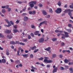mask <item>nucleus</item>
<instances>
[{"label": "nucleus", "mask_w": 73, "mask_h": 73, "mask_svg": "<svg viewBox=\"0 0 73 73\" xmlns=\"http://www.w3.org/2000/svg\"><path fill=\"white\" fill-rule=\"evenodd\" d=\"M37 2L36 1H31L29 3V4L31 8H33L34 5L36 4Z\"/></svg>", "instance_id": "nucleus-1"}, {"label": "nucleus", "mask_w": 73, "mask_h": 73, "mask_svg": "<svg viewBox=\"0 0 73 73\" xmlns=\"http://www.w3.org/2000/svg\"><path fill=\"white\" fill-rule=\"evenodd\" d=\"M61 12H62V9L60 8H58L55 10V12L58 14L60 13Z\"/></svg>", "instance_id": "nucleus-2"}, {"label": "nucleus", "mask_w": 73, "mask_h": 73, "mask_svg": "<svg viewBox=\"0 0 73 73\" xmlns=\"http://www.w3.org/2000/svg\"><path fill=\"white\" fill-rule=\"evenodd\" d=\"M32 69L31 70V72H35V70H37V68L33 67V66H31Z\"/></svg>", "instance_id": "nucleus-3"}, {"label": "nucleus", "mask_w": 73, "mask_h": 73, "mask_svg": "<svg viewBox=\"0 0 73 73\" xmlns=\"http://www.w3.org/2000/svg\"><path fill=\"white\" fill-rule=\"evenodd\" d=\"M53 68H54L53 71V72L55 73V72H57V67H56V66L54 65L53 66Z\"/></svg>", "instance_id": "nucleus-4"}, {"label": "nucleus", "mask_w": 73, "mask_h": 73, "mask_svg": "<svg viewBox=\"0 0 73 73\" xmlns=\"http://www.w3.org/2000/svg\"><path fill=\"white\" fill-rule=\"evenodd\" d=\"M73 10H70V9H67L65 10L64 12V13H68V12H73Z\"/></svg>", "instance_id": "nucleus-5"}, {"label": "nucleus", "mask_w": 73, "mask_h": 73, "mask_svg": "<svg viewBox=\"0 0 73 73\" xmlns=\"http://www.w3.org/2000/svg\"><path fill=\"white\" fill-rule=\"evenodd\" d=\"M5 21H6V23L8 24V25H7V27H9L10 26H11V24L10 23V22L7 19H5Z\"/></svg>", "instance_id": "nucleus-6"}, {"label": "nucleus", "mask_w": 73, "mask_h": 73, "mask_svg": "<svg viewBox=\"0 0 73 73\" xmlns=\"http://www.w3.org/2000/svg\"><path fill=\"white\" fill-rule=\"evenodd\" d=\"M44 41V38H42L39 39L38 41L40 43H42Z\"/></svg>", "instance_id": "nucleus-7"}, {"label": "nucleus", "mask_w": 73, "mask_h": 73, "mask_svg": "<svg viewBox=\"0 0 73 73\" xmlns=\"http://www.w3.org/2000/svg\"><path fill=\"white\" fill-rule=\"evenodd\" d=\"M50 49V47H48V48H44V50H46V51H48V52H49L50 53L51 52Z\"/></svg>", "instance_id": "nucleus-8"}, {"label": "nucleus", "mask_w": 73, "mask_h": 73, "mask_svg": "<svg viewBox=\"0 0 73 73\" xmlns=\"http://www.w3.org/2000/svg\"><path fill=\"white\" fill-rule=\"evenodd\" d=\"M71 61L70 60H68L66 58L64 59V62L66 64H68L69 62H70Z\"/></svg>", "instance_id": "nucleus-9"}, {"label": "nucleus", "mask_w": 73, "mask_h": 73, "mask_svg": "<svg viewBox=\"0 0 73 73\" xmlns=\"http://www.w3.org/2000/svg\"><path fill=\"white\" fill-rule=\"evenodd\" d=\"M64 33L65 35V36L66 37H69V33L66 31H64Z\"/></svg>", "instance_id": "nucleus-10"}, {"label": "nucleus", "mask_w": 73, "mask_h": 73, "mask_svg": "<svg viewBox=\"0 0 73 73\" xmlns=\"http://www.w3.org/2000/svg\"><path fill=\"white\" fill-rule=\"evenodd\" d=\"M71 12H69L68 13V15L70 16V18L72 19H73V17H72V13H71Z\"/></svg>", "instance_id": "nucleus-11"}, {"label": "nucleus", "mask_w": 73, "mask_h": 73, "mask_svg": "<svg viewBox=\"0 0 73 73\" xmlns=\"http://www.w3.org/2000/svg\"><path fill=\"white\" fill-rule=\"evenodd\" d=\"M55 32L56 33H63V31H60L58 30H56L55 31Z\"/></svg>", "instance_id": "nucleus-12"}, {"label": "nucleus", "mask_w": 73, "mask_h": 73, "mask_svg": "<svg viewBox=\"0 0 73 73\" xmlns=\"http://www.w3.org/2000/svg\"><path fill=\"white\" fill-rule=\"evenodd\" d=\"M42 11L44 15H47V13H46V12L44 10H42Z\"/></svg>", "instance_id": "nucleus-13"}, {"label": "nucleus", "mask_w": 73, "mask_h": 73, "mask_svg": "<svg viewBox=\"0 0 73 73\" xmlns=\"http://www.w3.org/2000/svg\"><path fill=\"white\" fill-rule=\"evenodd\" d=\"M7 37L9 39H11V38H12L13 37V36H12L11 35H7Z\"/></svg>", "instance_id": "nucleus-14"}, {"label": "nucleus", "mask_w": 73, "mask_h": 73, "mask_svg": "<svg viewBox=\"0 0 73 73\" xmlns=\"http://www.w3.org/2000/svg\"><path fill=\"white\" fill-rule=\"evenodd\" d=\"M28 20V18L27 16H25L24 18V21H27Z\"/></svg>", "instance_id": "nucleus-15"}, {"label": "nucleus", "mask_w": 73, "mask_h": 73, "mask_svg": "<svg viewBox=\"0 0 73 73\" xmlns=\"http://www.w3.org/2000/svg\"><path fill=\"white\" fill-rule=\"evenodd\" d=\"M5 32L7 33H11V31L8 30H6L5 31Z\"/></svg>", "instance_id": "nucleus-16"}, {"label": "nucleus", "mask_w": 73, "mask_h": 73, "mask_svg": "<svg viewBox=\"0 0 73 73\" xmlns=\"http://www.w3.org/2000/svg\"><path fill=\"white\" fill-rule=\"evenodd\" d=\"M47 21H43V22H42V24H43H43H45V25H47V23H47Z\"/></svg>", "instance_id": "nucleus-17"}, {"label": "nucleus", "mask_w": 73, "mask_h": 73, "mask_svg": "<svg viewBox=\"0 0 73 73\" xmlns=\"http://www.w3.org/2000/svg\"><path fill=\"white\" fill-rule=\"evenodd\" d=\"M36 46H34L33 47H31L30 48L31 49V50H35L36 49Z\"/></svg>", "instance_id": "nucleus-18"}, {"label": "nucleus", "mask_w": 73, "mask_h": 73, "mask_svg": "<svg viewBox=\"0 0 73 73\" xmlns=\"http://www.w3.org/2000/svg\"><path fill=\"white\" fill-rule=\"evenodd\" d=\"M9 50L7 49L6 50V54L7 56H9Z\"/></svg>", "instance_id": "nucleus-19"}, {"label": "nucleus", "mask_w": 73, "mask_h": 73, "mask_svg": "<svg viewBox=\"0 0 73 73\" xmlns=\"http://www.w3.org/2000/svg\"><path fill=\"white\" fill-rule=\"evenodd\" d=\"M57 40V39L56 38H53L52 39V40L53 42L56 41Z\"/></svg>", "instance_id": "nucleus-20"}, {"label": "nucleus", "mask_w": 73, "mask_h": 73, "mask_svg": "<svg viewBox=\"0 0 73 73\" xmlns=\"http://www.w3.org/2000/svg\"><path fill=\"white\" fill-rule=\"evenodd\" d=\"M40 32L38 31H36L34 33V35H38L39 33Z\"/></svg>", "instance_id": "nucleus-21"}, {"label": "nucleus", "mask_w": 73, "mask_h": 73, "mask_svg": "<svg viewBox=\"0 0 73 73\" xmlns=\"http://www.w3.org/2000/svg\"><path fill=\"white\" fill-rule=\"evenodd\" d=\"M6 62V60H5V59L4 58H3L2 60V63H3L4 64H5Z\"/></svg>", "instance_id": "nucleus-22"}, {"label": "nucleus", "mask_w": 73, "mask_h": 73, "mask_svg": "<svg viewBox=\"0 0 73 73\" xmlns=\"http://www.w3.org/2000/svg\"><path fill=\"white\" fill-rule=\"evenodd\" d=\"M53 62V61H52L50 60H47V63L48 64L51 63V62Z\"/></svg>", "instance_id": "nucleus-23"}, {"label": "nucleus", "mask_w": 73, "mask_h": 73, "mask_svg": "<svg viewBox=\"0 0 73 73\" xmlns=\"http://www.w3.org/2000/svg\"><path fill=\"white\" fill-rule=\"evenodd\" d=\"M22 56L24 57H25V58H27V57H28V54H25V55L23 54Z\"/></svg>", "instance_id": "nucleus-24"}, {"label": "nucleus", "mask_w": 73, "mask_h": 73, "mask_svg": "<svg viewBox=\"0 0 73 73\" xmlns=\"http://www.w3.org/2000/svg\"><path fill=\"white\" fill-rule=\"evenodd\" d=\"M13 31L14 33H17V32H19V31L17 29H13Z\"/></svg>", "instance_id": "nucleus-25"}, {"label": "nucleus", "mask_w": 73, "mask_h": 73, "mask_svg": "<svg viewBox=\"0 0 73 73\" xmlns=\"http://www.w3.org/2000/svg\"><path fill=\"white\" fill-rule=\"evenodd\" d=\"M69 70H70V73H73V68H69Z\"/></svg>", "instance_id": "nucleus-26"}, {"label": "nucleus", "mask_w": 73, "mask_h": 73, "mask_svg": "<svg viewBox=\"0 0 73 73\" xmlns=\"http://www.w3.org/2000/svg\"><path fill=\"white\" fill-rule=\"evenodd\" d=\"M66 31L68 32V33H71V32H72V30L70 29L66 30Z\"/></svg>", "instance_id": "nucleus-27"}, {"label": "nucleus", "mask_w": 73, "mask_h": 73, "mask_svg": "<svg viewBox=\"0 0 73 73\" xmlns=\"http://www.w3.org/2000/svg\"><path fill=\"white\" fill-rule=\"evenodd\" d=\"M57 4L58 5H59V6H61V2H60V1H59L57 3Z\"/></svg>", "instance_id": "nucleus-28"}, {"label": "nucleus", "mask_w": 73, "mask_h": 73, "mask_svg": "<svg viewBox=\"0 0 73 73\" xmlns=\"http://www.w3.org/2000/svg\"><path fill=\"white\" fill-rule=\"evenodd\" d=\"M31 36H32V37H35V35H34V34L33 33H31L30 34Z\"/></svg>", "instance_id": "nucleus-29"}, {"label": "nucleus", "mask_w": 73, "mask_h": 73, "mask_svg": "<svg viewBox=\"0 0 73 73\" xmlns=\"http://www.w3.org/2000/svg\"><path fill=\"white\" fill-rule=\"evenodd\" d=\"M52 57L53 58H54L56 57V54H53L52 56Z\"/></svg>", "instance_id": "nucleus-30"}, {"label": "nucleus", "mask_w": 73, "mask_h": 73, "mask_svg": "<svg viewBox=\"0 0 73 73\" xmlns=\"http://www.w3.org/2000/svg\"><path fill=\"white\" fill-rule=\"evenodd\" d=\"M23 42H27L28 41V40H27V39H24L23 40Z\"/></svg>", "instance_id": "nucleus-31"}, {"label": "nucleus", "mask_w": 73, "mask_h": 73, "mask_svg": "<svg viewBox=\"0 0 73 73\" xmlns=\"http://www.w3.org/2000/svg\"><path fill=\"white\" fill-rule=\"evenodd\" d=\"M0 37L2 38L4 37V36L3 35H2V34L0 33Z\"/></svg>", "instance_id": "nucleus-32"}, {"label": "nucleus", "mask_w": 73, "mask_h": 73, "mask_svg": "<svg viewBox=\"0 0 73 73\" xmlns=\"http://www.w3.org/2000/svg\"><path fill=\"white\" fill-rule=\"evenodd\" d=\"M42 25H43V24H42V22H41L39 24V26L38 27H41V26Z\"/></svg>", "instance_id": "nucleus-33"}, {"label": "nucleus", "mask_w": 73, "mask_h": 73, "mask_svg": "<svg viewBox=\"0 0 73 73\" xmlns=\"http://www.w3.org/2000/svg\"><path fill=\"white\" fill-rule=\"evenodd\" d=\"M11 43L12 44H16V42L14 41L11 42Z\"/></svg>", "instance_id": "nucleus-34"}, {"label": "nucleus", "mask_w": 73, "mask_h": 73, "mask_svg": "<svg viewBox=\"0 0 73 73\" xmlns=\"http://www.w3.org/2000/svg\"><path fill=\"white\" fill-rule=\"evenodd\" d=\"M68 27H69L70 28H71L72 27V25L70 24H69L68 25Z\"/></svg>", "instance_id": "nucleus-35"}, {"label": "nucleus", "mask_w": 73, "mask_h": 73, "mask_svg": "<svg viewBox=\"0 0 73 73\" xmlns=\"http://www.w3.org/2000/svg\"><path fill=\"white\" fill-rule=\"evenodd\" d=\"M49 11L50 12V13H52V12H53L52 9L51 8H50L49 9Z\"/></svg>", "instance_id": "nucleus-36"}, {"label": "nucleus", "mask_w": 73, "mask_h": 73, "mask_svg": "<svg viewBox=\"0 0 73 73\" xmlns=\"http://www.w3.org/2000/svg\"><path fill=\"white\" fill-rule=\"evenodd\" d=\"M19 44L21 45H25V43H24L23 42H20Z\"/></svg>", "instance_id": "nucleus-37"}, {"label": "nucleus", "mask_w": 73, "mask_h": 73, "mask_svg": "<svg viewBox=\"0 0 73 73\" xmlns=\"http://www.w3.org/2000/svg\"><path fill=\"white\" fill-rule=\"evenodd\" d=\"M2 13H5V9H3L2 10Z\"/></svg>", "instance_id": "nucleus-38"}, {"label": "nucleus", "mask_w": 73, "mask_h": 73, "mask_svg": "<svg viewBox=\"0 0 73 73\" xmlns=\"http://www.w3.org/2000/svg\"><path fill=\"white\" fill-rule=\"evenodd\" d=\"M26 9L27 8H26V7H25L24 8H23L22 10L23 12H24V11H25L26 10Z\"/></svg>", "instance_id": "nucleus-39"}, {"label": "nucleus", "mask_w": 73, "mask_h": 73, "mask_svg": "<svg viewBox=\"0 0 73 73\" xmlns=\"http://www.w3.org/2000/svg\"><path fill=\"white\" fill-rule=\"evenodd\" d=\"M43 58L42 57H41L40 58H38V60H40V61H41L43 60Z\"/></svg>", "instance_id": "nucleus-40"}, {"label": "nucleus", "mask_w": 73, "mask_h": 73, "mask_svg": "<svg viewBox=\"0 0 73 73\" xmlns=\"http://www.w3.org/2000/svg\"><path fill=\"white\" fill-rule=\"evenodd\" d=\"M38 50V49H36L35 50H34V52L36 53Z\"/></svg>", "instance_id": "nucleus-41"}, {"label": "nucleus", "mask_w": 73, "mask_h": 73, "mask_svg": "<svg viewBox=\"0 0 73 73\" xmlns=\"http://www.w3.org/2000/svg\"><path fill=\"white\" fill-rule=\"evenodd\" d=\"M73 62H69L68 63L69 65H73Z\"/></svg>", "instance_id": "nucleus-42"}, {"label": "nucleus", "mask_w": 73, "mask_h": 73, "mask_svg": "<svg viewBox=\"0 0 73 73\" xmlns=\"http://www.w3.org/2000/svg\"><path fill=\"white\" fill-rule=\"evenodd\" d=\"M32 15H35L36 13V11H32Z\"/></svg>", "instance_id": "nucleus-43"}, {"label": "nucleus", "mask_w": 73, "mask_h": 73, "mask_svg": "<svg viewBox=\"0 0 73 73\" xmlns=\"http://www.w3.org/2000/svg\"><path fill=\"white\" fill-rule=\"evenodd\" d=\"M31 27H32V28H33L34 29H35V26L33 25H31Z\"/></svg>", "instance_id": "nucleus-44"}, {"label": "nucleus", "mask_w": 73, "mask_h": 73, "mask_svg": "<svg viewBox=\"0 0 73 73\" xmlns=\"http://www.w3.org/2000/svg\"><path fill=\"white\" fill-rule=\"evenodd\" d=\"M30 58H33V55L32 54H31L30 56Z\"/></svg>", "instance_id": "nucleus-45"}, {"label": "nucleus", "mask_w": 73, "mask_h": 73, "mask_svg": "<svg viewBox=\"0 0 73 73\" xmlns=\"http://www.w3.org/2000/svg\"><path fill=\"white\" fill-rule=\"evenodd\" d=\"M44 62H48V60H47L46 59H44Z\"/></svg>", "instance_id": "nucleus-46"}, {"label": "nucleus", "mask_w": 73, "mask_h": 73, "mask_svg": "<svg viewBox=\"0 0 73 73\" xmlns=\"http://www.w3.org/2000/svg\"><path fill=\"white\" fill-rule=\"evenodd\" d=\"M31 36L30 35H28V39H31Z\"/></svg>", "instance_id": "nucleus-47"}, {"label": "nucleus", "mask_w": 73, "mask_h": 73, "mask_svg": "<svg viewBox=\"0 0 73 73\" xmlns=\"http://www.w3.org/2000/svg\"><path fill=\"white\" fill-rule=\"evenodd\" d=\"M29 13L30 15H32V11H30L29 12Z\"/></svg>", "instance_id": "nucleus-48"}, {"label": "nucleus", "mask_w": 73, "mask_h": 73, "mask_svg": "<svg viewBox=\"0 0 73 73\" xmlns=\"http://www.w3.org/2000/svg\"><path fill=\"white\" fill-rule=\"evenodd\" d=\"M47 67L48 68H49L50 67V64H49V65H47Z\"/></svg>", "instance_id": "nucleus-49"}, {"label": "nucleus", "mask_w": 73, "mask_h": 73, "mask_svg": "<svg viewBox=\"0 0 73 73\" xmlns=\"http://www.w3.org/2000/svg\"><path fill=\"white\" fill-rule=\"evenodd\" d=\"M60 69L61 70H64V68L62 67H60Z\"/></svg>", "instance_id": "nucleus-50"}, {"label": "nucleus", "mask_w": 73, "mask_h": 73, "mask_svg": "<svg viewBox=\"0 0 73 73\" xmlns=\"http://www.w3.org/2000/svg\"><path fill=\"white\" fill-rule=\"evenodd\" d=\"M70 8H71L72 9H73V6L72 5H70Z\"/></svg>", "instance_id": "nucleus-51"}, {"label": "nucleus", "mask_w": 73, "mask_h": 73, "mask_svg": "<svg viewBox=\"0 0 73 73\" xmlns=\"http://www.w3.org/2000/svg\"><path fill=\"white\" fill-rule=\"evenodd\" d=\"M19 20H17L16 22V23L17 24H19Z\"/></svg>", "instance_id": "nucleus-52"}, {"label": "nucleus", "mask_w": 73, "mask_h": 73, "mask_svg": "<svg viewBox=\"0 0 73 73\" xmlns=\"http://www.w3.org/2000/svg\"><path fill=\"white\" fill-rule=\"evenodd\" d=\"M16 42L17 44H20V43L19 41H16Z\"/></svg>", "instance_id": "nucleus-53"}, {"label": "nucleus", "mask_w": 73, "mask_h": 73, "mask_svg": "<svg viewBox=\"0 0 73 73\" xmlns=\"http://www.w3.org/2000/svg\"><path fill=\"white\" fill-rule=\"evenodd\" d=\"M66 52H68V53H70V50H66Z\"/></svg>", "instance_id": "nucleus-54"}, {"label": "nucleus", "mask_w": 73, "mask_h": 73, "mask_svg": "<svg viewBox=\"0 0 73 73\" xmlns=\"http://www.w3.org/2000/svg\"><path fill=\"white\" fill-rule=\"evenodd\" d=\"M9 7V6H8V5H7L6 6V9H8V8Z\"/></svg>", "instance_id": "nucleus-55"}, {"label": "nucleus", "mask_w": 73, "mask_h": 73, "mask_svg": "<svg viewBox=\"0 0 73 73\" xmlns=\"http://www.w3.org/2000/svg\"><path fill=\"white\" fill-rule=\"evenodd\" d=\"M43 20L42 19H38V21H42Z\"/></svg>", "instance_id": "nucleus-56"}, {"label": "nucleus", "mask_w": 73, "mask_h": 73, "mask_svg": "<svg viewBox=\"0 0 73 73\" xmlns=\"http://www.w3.org/2000/svg\"><path fill=\"white\" fill-rule=\"evenodd\" d=\"M44 58H45V60H48L49 59V58L48 57H44Z\"/></svg>", "instance_id": "nucleus-57"}, {"label": "nucleus", "mask_w": 73, "mask_h": 73, "mask_svg": "<svg viewBox=\"0 0 73 73\" xmlns=\"http://www.w3.org/2000/svg\"><path fill=\"white\" fill-rule=\"evenodd\" d=\"M8 12H10L11 11V8H8Z\"/></svg>", "instance_id": "nucleus-58"}, {"label": "nucleus", "mask_w": 73, "mask_h": 73, "mask_svg": "<svg viewBox=\"0 0 73 73\" xmlns=\"http://www.w3.org/2000/svg\"><path fill=\"white\" fill-rule=\"evenodd\" d=\"M10 23L12 25H13L14 24V23H13V21H10Z\"/></svg>", "instance_id": "nucleus-59"}, {"label": "nucleus", "mask_w": 73, "mask_h": 73, "mask_svg": "<svg viewBox=\"0 0 73 73\" xmlns=\"http://www.w3.org/2000/svg\"><path fill=\"white\" fill-rule=\"evenodd\" d=\"M13 27L14 28H17V25H13Z\"/></svg>", "instance_id": "nucleus-60"}, {"label": "nucleus", "mask_w": 73, "mask_h": 73, "mask_svg": "<svg viewBox=\"0 0 73 73\" xmlns=\"http://www.w3.org/2000/svg\"><path fill=\"white\" fill-rule=\"evenodd\" d=\"M61 44L62 46H64V45H65V43L64 42H62L61 43Z\"/></svg>", "instance_id": "nucleus-61"}, {"label": "nucleus", "mask_w": 73, "mask_h": 73, "mask_svg": "<svg viewBox=\"0 0 73 73\" xmlns=\"http://www.w3.org/2000/svg\"><path fill=\"white\" fill-rule=\"evenodd\" d=\"M17 3H19V4H22V3H23V2H22L21 1H18L17 2Z\"/></svg>", "instance_id": "nucleus-62"}, {"label": "nucleus", "mask_w": 73, "mask_h": 73, "mask_svg": "<svg viewBox=\"0 0 73 73\" xmlns=\"http://www.w3.org/2000/svg\"><path fill=\"white\" fill-rule=\"evenodd\" d=\"M60 58H62V54H60L59 56Z\"/></svg>", "instance_id": "nucleus-63"}, {"label": "nucleus", "mask_w": 73, "mask_h": 73, "mask_svg": "<svg viewBox=\"0 0 73 73\" xmlns=\"http://www.w3.org/2000/svg\"><path fill=\"white\" fill-rule=\"evenodd\" d=\"M20 52V51H17V55L18 56H20V54H19V53Z\"/></svg>", "instance_id": "nucleus-64"}]
</instances>
